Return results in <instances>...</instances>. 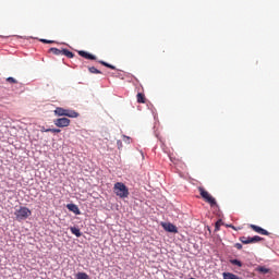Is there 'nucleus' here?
I'll return each instance as SVG.
<instances>
[{
  "instance_id": "10",
  "label": "nucleus",
  "mask_w": 279,
  "mask_h": 279,
  "mask_svg": "<svg viewBox=\"0 0 279 279\" xmlns=\"http://www.w3.org/2000/svg\"><path fill=\"white\" fill-rule=\"evenodd\" d=\"M66 208L71 213H74V215H82V211H80V207H77V205H75V204H68Z\"/></svg>"
},
{
  "instance_id": "4",
  "label": "nucleus",
  "mask_w": 279,
  "mask_h": 279,
  "mask_svg": "<svg viewBox=\"0 0 279 279\" xmlns=\"http://www.w3.org/2000/svg\"><path fill=\"white\" fill-rule=\"evenodd\" d=\"M17 221H25L27 217L32 216V210L27 207H20V209H16L14 213Z\"/></svg>"
},
{
  "instance_id": "12",
  "label": "nucleus",
  "mask_w": 279,
  "mask_h": 279,
  "mask_svg": "<svg viewBox=\"0 0 279 279\" xmlns=\"http://www.w3.org/2000/svg\"><path fill=\"white\" fill-rule=\"evenodd\" d=\"M255 271H257L258 274H269V268L265 267V266H258L257 268H255Z\"/></svg>"
},
{
  "instance_id": "24",
  "label": "nucleus",
  "mask_w": 279,
  "mask_h": 279,
  "mask_svg": "<svg viewBox=\"0 0 279 279\" xmlns=\"http://www.w3.org/2000/svg\"><path fill=\"white\" fill-rule=\"evenodd\" d=\"M234 247H236V250H243V244L235 243Z\"/></svg>"
},
{
  "instance_id": "11",
  "label": "nucleus",
  "mask_w": 279,
  "mask_h": 279,
  "mask_svg": "<svg viewBox=\"0 0 279 279\" xmlns=\"http://www.w3.org/2000/svg\"><path fill=\"white\" fill-rule=\"evenodd\" d=\"M137 104H146L147 98H145V94L138 93L136 95Z\"/></svg>"
},
{
  "instance_id": "7",
  "label": "nucleus",
  "mask_w": 279,
  "mask_h": 279,
  "mask_svg": "<svg viewBox=\"0 0 279 279\" xmlns=\"http://www.w3.org/2000/svg\"><path fill=\"white\" fill-rule=\"evenodd\" d=\"M161 226H162L163 230H166V232H172L174 234H178V227H175L173 223L162 222Z\"/></svg>"
},
{
  "instance_id": "18",
  "label": "nucleus",
  "mask_w": 279,
  "mask_h": 279,
  "mask_svg": "<svg viewBox=\"0 0 279 279\" xmlns=\"http://www.w3.org/2000/svg\"><path fill=\"white\" fill-rule=\"evenodd\" d=\"M76 279H90V278L88 277V274H86V272H78V274H76Z\"/></svg>"
},
{
  "instance_id": "13",
  "label": "nucleus",
  "mask_w": 279,
  "mask_h": 279,
  "mask_svg": "<svg viewBox=\"0 0 279 279\" xmlns=\"http://www.w3.org/2000/svg\"><path fill=\"white\" fill-rule=\"evenodd\" d=\"M61 56H65V58H75V54L69 49H62Z\"/></svg>"
},
{
  "instance_id": "16",
  "label": "nucleus",
  "mask_w": 279,
  "mask_h": 279,
  "mask_svg": "<svg viewBox=\"0 0 279 279\" xmlns=\"http://www.w3.org/2000/svg\"><path fill=\"white\" fill-rule=\"evenodd\" d=\"M99 64H102V66H107V69H111L112 71L117 70V66H114L106 61H99Z\"/></svg>"
},
{
  "instance_id": "1",
  "label": "nucleus",
  "mask_w": 279,
  "mask_h": 279,
  "mask_svg": "<svg viewBox=\"0 0 279 279\" xmlns=\"http://www.w3.org/2000/svg\"><path fill=\"white\" fill-rule=\"evenodd\" d=\"M113 193H116V195L121 199H125V197L130 196V190L122 182H117L113 185Z\"/></svg>"
},
{
  "instance_id": "23",
  "label": "nucleus",
  "mask_w": 279,
  "mask_h": 279,
  "mask_svg": "<svg viewBox=\"0 0 279 279\" xmlns=\"http://www.w3.org/2000/svg\"><path fill=\"white\" fill-rule=\"evenodd\" d=\"M41 43H44L45 45H51V43H53L52 40H47V39H40Z\"/></svg>"
},
{
  "instance_id": "22",
  "label": "nucleus",
  "mask_w": 279,
  "mask_h": 279,
  "mask_svg": "<svg viewBox=\"0 0 279 279\" xmlns=\"http://www.w3.org/2000/svg\"><path fill=\"white\" fill-rule=\"evenodd\" d=\"M48 132H51L52 134H60L62 131L60 129H49Z\"/></svg>"
},
{
  "instance_id": "25",
  "label": "nucleus",
  "mask_w": 279,
  "mask_h": 279,
  "mask_svg": "<svg viewBox=\"0 0 279 279\" xmlns=\"http://www.w3.org/2000/svg\"><path fill=\"white\" fill-rule=\"evenodd\" d=\"M40 132H51L49 129H45V126H41Z\"/></svg>"
},
{
  "instance_id": "9",
  "label": "nucleus",
  "mask_w": 279,
  "mask_h": 279,
  "mask_svg": "<svg viewBox=\"0 0 279 279\" xmlns=\"http://www.w3.org/2000/svg\"><path fill=\"white\" fill-rule=\"evenodd\" d=\"M77 53L78 56H81V58H85V60H97V57L95 54H92L87 51L78 50Z\"/></svg>"
},
{
  "instance_id": "8",
  "label": "nucleus",
  "mask_w": 279,
  "mask_h": 279,
  "mask_svg": "<svg viewBox=\"0 0 279 279\" xmlns=\"http://www.w3.org/2000/svg\"><path fill=\"white\" fill-rule=\"evenodd\" d=\"M250 228H252L254 232H257V234H262L263 236H269V231L263 229L262 227L251 225Z\"/></svg>"
},
{
  "instance_id": "17",
  "label": "nucleus",
  "mask_w": 279,
  "mask_h": 279,
  "mask_svg": "<svg viewBox=\"0 0 279 279\" xmlns=\"http://www.w3.org/2000/svg\"><path fill=\"white\" fill-rule=\"evenodd\" d=\"M88 71H89V73H94V74H96V75H101V71H99L97 68H95V66H90V68H88Z\"/></svg>"
},
{
  "instance_id": "2",
  "label": "nucleus",
  "mask_w": 279,
  "mask_h": 279,
  "mask_svg": "<svg viewBox=\"0 0 279 279\" xmlns=\"http://www.w3.org/2000/svg\"><path fill=\"white\" fill-rule=\"evenodd\" d=\"M54 114L57 117H69L70 119H77V117H80V113L77 111L64 109L62 107H57L54 110Z\"/></svg>"
},
{
  "instance_id": "5",
  "label": "nucleus",
  "mask_w": 279,
  "mask_h": 279,
  "mask_svg": "<svg viewBox=\"0 0 279 279\" xmlns=\"http://www.w3.org/2000/svg\"><path fill=\"white\" fill-rule=\"evenodd\" d=\"M241 243H243L244 245H250V243H260V241H263V238L255 235L253 238H247V236H241L240 238Z\"/></svg>"
},
{
  "instance_id": "27",
  "label": "nucleus",
  "mask_w": 279,
  "mask_h": 279,
  "mask_svg": "<svg viewBox=\"0 0 279 279\" xmlns=\"http://www.w3.org/2000/svg\"><path fill=\"white\" fill-rule=\"evenodd\" d=\"M229 228H231L232 230H236V227L230 225Z\"/></svg>"
},
{
  "instance_id": "3",
  "label": "nucleus",
  "mask_w": 279,
  "mask_h": 279,
  "mask_svg": "<svg viewBox=\"0 0 279 279\" xmlns=\"http://www.w3.org/2000/svg\"><path fill=\"white\" fill-rule=\"evenodd\" d=\"M198 193L201 197L204 199V202L209 204V206H217V199H215V197H213V195H210V193H208L206 189L198 186Z\"/></svg>"
},
{
  "instance_id": "14",
  "label": "nucleus",
  "mask_w": 279,
  "mask_h": 279,
  "mask_svg": "<svg viewBox=\"0 0 279 279\" xmlns=\"http://www.w3.org/2000/svg\"><path fill=\"white\" fill-rule=\"evenodd\" d=\"M70 231L72 232V234L76 235L77 238L82 236V231H80L77 227H71Z\"/></svg>"
},
{
  "instance_id": "6",
  "label": "nucleus",
  "mask_w": 279,
  "mask_h": 279,
  "mask_svg": "<svg viewBox=\"0 0 279 279\" xmlns=\"http://www.w3.org/2000/svg\"><path fill=\"white\" fill-rule=\"evenodd\" d=\"M57 128H69L71 120L69 118H59L53 121Z\"/></svg>"
},
{
  "instance_id": "21",
  "label": "nucleus",
  "mask_w": 279,
  "mask_h": 279,
  "mask_svg": "<svg viewBox=\"0 0 279 279\" xmlns=\"http://www.w3.org/2000/svg\"><path fill=\"white\" fill-rule=\"evenodd\" d=\"M221 228V220H218L216 223H215V231L218 232V230H220Z\"/></svg>"
},
{
  "instance_id": "26",
  "label": "nucleus",
  "mask_w": 279,
  "mask_h": 279,
  "mask_svg": "<svg viewBox=\"0 0 279 279\" xmlns=\"http://www.w3.org/2000/svg\"><path fill=\"white\" fill-rule=\"evenodd\" d=\"M124 143H128V144H130V137H128V136H124Z\"/></svg>"
},
{
  "instance_id": "19",
  "label": "nucleus",
  "mask_w": 279,
  "mask_h": 279,
  "mask_svg": "<svg viewBox=\"0 0 279 279\" xmlns=\"http://www.w3.org/2000/svg\"><path fill=\"white\" fill-rule=\"evenodd\" d=\"M230 263L231 265H236V267H243V263L239 259H231Z\"/></svg>"
},
{
  "instance_id": "15",
  "label": "nucleus",
  "mask_w": 279,
  "mask_h": 279,
  "mask_svg": "<svg viewBox=\"0 0 279 279\" xmlns=\"http://www.w3.org/2000/svg\"><path fill=\"white\" fill-rule=\"evenodd\" d=\"M49 53H53V56H62V49L60 50L58 48H50Z\"/></svg>"
},
{
  "instance_id": "20",
  "label": "nucleus",
  "mask_w": 279,
  "mask_h": 279,
  "mask_svg": "<svg viewBox=\"0 0 279 279\" xmlns=\"http://www.w3.org/2000/svg\"><path fill=\"white\" fill-rule=\"evenodd\" d=\"M7 82H9V84H19V81H16V78L12 77V76H9L7 78Z\"/></svg>"
}]
</instances>
